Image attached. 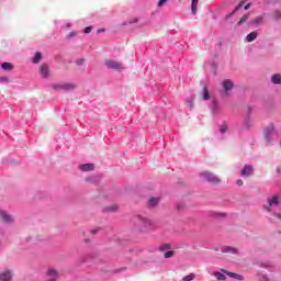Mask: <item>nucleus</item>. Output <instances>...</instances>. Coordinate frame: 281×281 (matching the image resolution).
I'll list each match as a JSON object with an SVG mask.
<instances>
[{"label":"nucleus","instance_id":"obj_1","mask_svg":"<svg viewBox=\"0 0 281 281\" xmlns=\"http://www.w3.org/2000/svg\"><path fill=\"white\" fill-rule=\"evenodd\" d=\"M200 177H203L205 181H209V183H213L214 186L221 183V178L216 177L214 173L210 171L202 172Z\"/></svg>","mask_w":281,"mask_h":281},{"label":"nucleus","instance_id":"obj_2","mask_svg":"<svg viewBox=\"0 0 281 281\" xmlns=\"http://www.w3.org/2000/svg\"><path fill=\"white\" fill-rule=\"evenodd\" d=\"M60 278V272L56 268H48L46 270V281H57Z\"/></svg>","mask_w":281,"mask_h":281},{"label":"nucleus","instance_id":"obj_3","mask_svg":"<svg viewBox=\"0 0 281 281\" xmlns=\"http://www.w3.org/2000/svg\"><path fill=\"white\" fill-rule=\"evenodd\" d=\"M104 63L108 69H114V71H122V69H124V66L122 65V63L117 60L106 59Z\"/></svg>","mask_w":281,"mask_h":281},{"label":"nucleus","instance_id":"obj_4","mask_svg":"<svg viewBox=\"0 0 281 281\" xmlns=\"http://www.w3.org/2000/svg\"><path fill=\"white\" fill-rule=\"evenodd\" d=\"M53 89L55 91H74V89H76V85H74V83H55V85H53Z\"/></svg>","mask_w":281,"mask_h":281},{"label":"nucleus","instance_id":"obj_5","mask_svg":"<svg viewBox=\"0 0 281 281\" xmlns=\"http://www.w3.org/2000/svg\"><path fill=\"white\" fill-rule=\"evenodd\" d=\"M278 131H276V125L271 124L265 130V139L269 144L271 142V135H277Z\"/></svg>","mask_w":281,"mask_h":281},{"label":"nucleus","instance_id":"obj_6","mask_svg":"<svg viewBox=\"0 0 281 281\" xmlns=\"http://www.w3.org/2000/svg\"><path fill=\"white\" fill-rule=\"evenodd\" d=\"M222 87L224 89L223 95L224 98H227V92L234 89V81L226 79L223 81Z\"/></svg>","mask_w":281,"mask_h":281},{"label":"nucleus","instance_id":"obj_7","mask_svg":"<svg viewBox=\"0 0 281 281\" xmlns=\"http://www.w3.org/2000/svg\"><path fill=\"white\" fill-rule=\"evenodd\" d=\"M12 278H14L12 270L0 272V281H12Z\"/></svg>","mask_w":281,"mask_h":281},{"label":"nucleus","instance_id":"obj_8","mask_svg":"<svg viewBox=\"0 0 281 281\" xmlns=\"http://www.w3.org/2000/svg\"><path fill=\"white\" fill-rule=\"evenodd\" d=\"M241 177H251L254 175V166L245 165V167L240 171Z\"/></svg>","mask_w":281,"mask_h":281},{"label":"nucleus","instance_id":"obj_9","mask_svg":"<svg viewBox=\"0 0 281 281\" xmlns=\"http://www.w3.org/2000/svg\"><path fill=\"white\" fill-rule=\"evenodd\" d=\"M222 273H225L229 278H234V280H245V277H243V274L231 272V271H227L226 269H222Z\"/></svg>","mask_w":281,"mask_h":281},{"label":"nucleus","instance_id":"obj_10","mask_svg":"<svg viewBox=\"0 0 281 281\" xmlns=\"http://www.w3.org/2000/svg\"><path fill=\"white\" fill-rule=\"evenodd\" d=\"M262 23H265V14L256 16L250 22V25H254V27H258V25H262Z\"/></svg>","mask_w":281,"mask_h":281},{"label":"nucleus","instance_id":"obj_11","mask_svg":"<svg viewBox=\"0 0 281 281\" xmlns=\"http://www.w3.org/2000/svg\"><path fill=\"white\" fill-rule=\"evenodd\" d=\"M40 72H41L42 78H48V76H49V67L47 65L43 64L40 67Z\"/></svg>","mask_w":281,"mask_h":281},{"label":"nucleus","instance_id":"obj_12","mask_svg":"<svg viewBox=\"0 0 281 281\" xmlns=\"http://www.w3.org/2000/svg\"><path fill=\"white\" fill-rule=\"evenodd\" d=\"M0 217L3 223H12V216L8 215V213L3 211L0 212Z\"/></svg>","mask_w":281,"mask_h":281},{"label":"nucleus","instance_id":"obj_13","mask_svg":"<svg viewBox=\"0 0 281 281\" xmlns=\"http://www.w3.org/2000/svg\"><path fill=\"white\" fill-rule=\"evenodd\" d=\"M0 217L3 223H12V216L8 215V213L3 211L0 212Z\"/></svg>","mask_w":281,"mask_h":281},{"label":"nucleus","instance_id":"obj_14","mask_svg":"<svg viewBox=\"0 0 281 281\" xmlns=\"http://www.w3.org/2000/svg\"><path fill=\"white\" fill-rule=\"evenodd\" d=\"M256 38H258V33H257L256 31L249 33V34L246 36L247 43H254V41H256Z\"/></svg>","mask_w":281,"mask_h":281},{"label":"nucleus","instance_id":"obj_15","mask_svg":"<svg viewBox=\"0 0 281 281\" xmlns=\"http://www.w3.org/2000/svg\"><path fill=\"white\" fill-rule=\"evenodd\" d=\"M95 166L93 164H86L79 167V169L82 170V172H89V170H93Z\"/></svg>","mask_w":281,"mask_h":281},{"label":"nucleus","instance_id":"obj_16","mask_svg":"<svg viewBox=\"0 0 281 281\" xmlns=\"http://www.w3.org/2000/svg\"><path fill=\"white\" fill-rule=\"evenodd\" d=\"M271 82H273V85H281V76H280V74L273 75L272 78H271Z\"/></svg>","mask_w":281,"mask_h":281},{"label":"nucleus","instance_id":"obj_17","mask_svg":"<svg viewBox=\"0 0 281 281\" xmlns=\"http://www.w3.org/2000/svg\"><path fill=\"white\" fill-rule=\"evenodd\" d=\"M251 14L246 13L244 16L240 18V20L237 22V25H243V23H247V20L249 19Z\"/></svg>","mask_w":281,"mask_h":281},{"label":"nucleus","instance_id":"obj_18","mask_svg":"<svg viewBox=\"0 0 281 281\" xmlns=\"http://www.w3.org/2000/svg\"><path fill=\"white\" fill-rule=\"evenodd\" d=\"M157 203H159V198H150L148 201V205L150 207H155V205H157Z\"/></svg>","mask_w":281,"mask_h":281},{"label":"nucleus","instance_id":"obj_19","mask_svg":"<svg viewBox=\"0 0 281 281\" xmlns=\"http://www.w3.org/2000/svg\"><path fill=\"white\" fill-rule=\"evenodd\" d=\"M213 276L216 278V280H222V281L227 280V277H225V274L221 272H214Z\"/></svg>","mask_w":281,"mask_h":281},{"label":"nucleus","instance_id":"obj_20","mask_svg":"<svg viewBox=\"0 0 281 281\" xmlns=\"http://www.w3.org/2000/svg\"><path fill=\"white\" fill-rule=\"evenodd\" d=\"M14 66H12V64L10 63H3L1 65V68L4 69V71H10L11 69H13Z\"/></svg>","mask_w":281,"mask_h":281},{"label":"nucleus","instance_id":"obj_21","mask_svg":"<svg viewBox=\"0 0 281 281\" xmlns=\"http://www.w3.org/2000/svg\"><path fill=\"white\" fill-rule=\"evenodd\" d=\"M202 100H210V90H207V87L203 88Z\"/></svg>","mask_w":281,"mask_h":281},{"label":"nucleus","instance_id":"obj_22","mask_svg":"<svg viewBox=\"0 0 281 281\" xmlns=\"http://www.w3.org/2000/svg\"><path fill=\"white\" fill-rule=\"evenodd\" d=\"M42 58L43 56L41 55V53H35V56L33 57L34 65H37V63H41Z\"/></svg>","mask_w":281,"mask_h":281},{"label":"nucleus","instance_id":"obj_23","mask_svg":"<svg viewBox=\"0 0 281 281\" xmlns=\"http://www.w3.org/2000/svg\"><path fill=\"white\" fill-rule=\"evenodd\" d=\"M280 201V198H278V195H274L271 200H269V205H278Z\"/></svg>","mask_w":281,"mask_h":281},{"label":"nucleus","instance_id":"obj_24","mask_svg":"<svg viewBox=\"0 0 281 281\" xmlns=\"http://www.w3.org/2000/svg\"><path fill=\"white\" fill-rule=\"evenodd\" d=\"M196 5H199V0H192L191 11L193 14H196Z\"/></svg>","mask_w":281,"mask_h":281},{"label":"nucleus","instance_id":"obj_25","mask_svg":"<svg viewBox=\"0 0 281 281\" xmlns=\"http://www.w3.org/2000/svg\"><path fill=\"white\" fill-rule=\"evenodd\" d=\"M272 16H273L274 21H280V19H281V11H278V10L274 11Z\"/></svg>","mask_w":281,"mask_h":281},{"label":"nucleus","instance_id":"obj_26","mask_svg":"<svg viewBox=\"0 0 281 281\" xmlns=\"http://www.w3.org/2000/svg\"><path fill=\"white\" fill-rule=\"evenodd\" d=\"M194 278H196V274H194V273H191V274H189V276H186V277H183V281H192V280H194Z\"/></svg>","mask_w":281,"mask_h":281},{"label":"nucleus","instance_id":"obj_27","mask_svg":"<svg viewBox=\"0 0 281 281\" xmlns=\"http://www.w3.org/2000/svg\"><path fill=\"white\" fill-rule=\"evenodd\" d=\"M246 1L241 0L235 8V12H238V10H240V8H243V5H245Z\"/></svg>","mask_w":281,"mask_h":281},{"label":"nucleus","instance_id":"obj_28","mask_svg":"<svg viewBox=\"0 0 281 281\" xmlns=\"http://www.w3.org/2000/svg\"><path fill=\"white\" fill-rule=\"evenodd\" d=\"M172 256H175V252L172 250H169L164 254V258H172Z\"/></svg>","mask_w":281,"mask_h":281},{"label":"nucleus","instance_id":"obj_29","mask_svg":"<svg viewBox=\"0 0 281 281\" xmlns=\"http://www.w3.org/2000/svg\"><path fill=\"white\" fill-rule=\"evenodd\" d=\"M105 212H117V206H115V205L109 206L105 209Z\"/></svg>","mask_w":281,"mask_h":281},{"label":"nucleus","instance_id":"obj_30","mask_svg":"<svg viewBox=\"0 0 281 281\" xmlns=\"http://www.w3.org/2000/svg\"><path fill=\"white\" fill-rule=\"evenodd\" d=\"M168 249H170V245L169 244H165V245L160 246V250L161 251H166Z\"/></svg>","mask_w":281,"mask_h":281},{"label":"nucleus","instance_id":"obj_31","mask_svg":"<svg viewBox=\"0 0 281 281\" xmlns=\"http://www.w3.org/2000/svg\"><path fill=\"white\" fill-rule=\"evenodd\" d=\"M221 133H227V125H222L220 127Z\"/></svg>","mask_w":281,"mask_h":281},{"label":"nucleus","instance_id":"obj_32","mask_svg":"<svg viewBox=\"0 0 281 281\" xmlns=\"http://www.w3.org/2000/svg\"><path fill=\"white\" fill-rule=\"evenodd\" d=\"M168 0H159L158 8H161Z\"/></svg>","mask_w":281,"mask_h":281},{"label":"nucleus","instance_id":"obj_33","mask_svg":"<svg viewBox=\"0 0 281 281\" xmlns=\"http://www.w3.org/2000/svg\"><path fill=\"white\" fill-rule=\"evenodd\" d=\"M91 30H92L91 26H87V27L85 29V33H86V34H91Z\"/></svg>","mask_w":281,"mask_h":281},{"label":"nucleus","instance_id":"obj_34","mask_svg":"<svg viewBox=\"0 0 281 281\" xmlns=\"http://www.w3.org/2000/svg\"><path fill=\"white\" fill-rule=\"evenodd\" d=\"M0 82H9L8 77H0Z\"/></svg>","mask_w":281,"mask_h":281},{"label":"nucleus","instance_id":"obj_35","mask_svg":"<svg viewBox=\"0 0 281 281\" xmlns=\"http://www.w3.org/2000/svg\"><path fill=\"white\" fill-rule=\"evenodd\" d=\"M128 23H130V24H133V23H139V19L131 20Z\"/></svg>","mask_w":281,"mask_h":281},{"label":"nucleus","instance_id":"obj_36","mask_svg":"<svg viewBox=\"0 0 281 281\" xmlns=\"http://www.w3.org/2000/svg\"><path fill=\"white\" fill-rule=\"evenodd\" d=\"M234 14H236V10H234L232 13H229L226 19H231V16H234Z\"/></svg>","mask_w":281,"mask_h":281},{"label":"nucleus","instance_id":"obj_37","mask_svg":"<svg viewBox=\"0 0 281 281\" xmlns=\"http://www.w3.org/2000/svg\"><path fill=\"white\" fill-rule=\"evenodd\" d=\"M77 65H85V59H78Z\"/></svg>","mask_w":281,"mask_h":281},{"label":"nucleus","instance_id":"obj_38","mask_svg":"<svg viewBox=\"0 0 281 281\" xmlns=\"http://www.w3.org/2000/svg\"><path fill=\"white\" fill-rule=\"evenodd\" d=\"M243 183H244L243 180H237V181H236V184L239 186V187H241Z\"/></svg>","mask_w":281,"mask_h":281},{"label":"nucleus","instance_id":"obj_39","mask_svg":"<svg viewBox=\"0 0 281 281\" xmlns=\"http://www.w3.org/2000/svg\"><path fill=\"white\" fill-rule=\"evenodd\" d=\"M249 8H251V3L246 4L244 10H249Z\"/></svg>","mask_w":281,"mask_h":281},{"label":"nucleus","instance_id":"obj_40","mask_svg":"<svg viewBox=\"0 0 281 281\" xmlns=\"http://www.w3.org/2000/svg\"><path fill=\"white\" fill-rule=\"evenodd\" d=\"M216 216H225V213H217Z\"/></svg>","mask_w":281,"mask_h":281},{"label":"nucleus","instance_id":"obj_41","mask_svg":"<svg viewBox=\"0 0 281 281\" xmlns=\"http://www.w3.org/2000/svg\"><path fill=\"white\" fill-rule=\"evenodd\" d=\"M91 234H98V229L91 231Z\"/></svg>","mask_w":281,"mask_h":281},{"label":"nucleus","instance_id":"obj_42","mask_svg":"<svg viewBox=\"0 0 281 281\" xmlns=\"http://www.w3.org/2000/svg\"><path fill=\"white\" fill-rule=\"evenodd\" d=\"M213 104H215V106H216V104H218V101L214 100V101H213Z\"/></svg>","mask_w":281,"mask_h":281},{"label":"nucleus","instance_id":"obj_43","mask_svg":"<svg viewBox=\"0 0 281 281\" xmlns=\"http://www.w3.org/2000/svg\"><path fill=\"white\" fill-rule=\"evenodd\" d=\"M70 36H76V33H70Z\"/></svg>","mask_w":281,"mask_h":281},{"label":"nucleus","instance_id":"obj_44","mask_svg":"<svg viewBox=\"0 0 281 281\" xmlns=\"http://www.w3.org/2000/svg\"><path fill=\"white\" fill-rule=\"evenodd\" d=\"M277 172H280V168H277Z\"/></svg>","mask_w":281,"mask_h":281},{"label":"nucleus","instance_id":"obj_45","mask_svg":"<svg viewBox=\"0 0 281 281\" xmlns=\"http://www.w3.org/2000/svg\"><path fill=\"white\" fill-rule=\"evenodd\" d=\"M232 251H236V249H235V248H233V249H232Z\"/></svg>","mask_w":281,"mask_h":281},{"label":"nucleus","instance_id":"obj_46","mask_svg":"<svg viewBox=\"0 0 281 281\" xmlns=\"http://www.w3.org/2000/svg\"><path fill=\"white\" fill-rule=\"evenodd\" d=\"M147 223H148V225H150V221H148Z\"/></svg>","mask_w":281,"mask_h":281},{"label":"nucleus","instance_id":"obj_47","mask_svg":"<svg viewBox=\"0 0 281 281\" xmlns=\"http://www.w3.org/2000/svg\"><path fill=\"white\" fill-rule=\"evenodd\" d=\"M278 218H281V215H279Z\"/></svg>","mask_w":281,"mask_h":281}]
</instances>
